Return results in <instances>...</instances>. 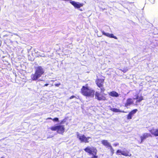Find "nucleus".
<instances>
[{"label": "nucleus", "instance_id": "c85d7f7f", "mask_svg": "<svg viewBox=\"0 0 158 158\" xmlns=\"http://www.w3.org/2000/svg\"><path fill=\"white\" fill-rule=\"evenodd\" d=\"M127 70H125V69H124L123 70V72H125L127 71H126Z\"/></svg>", "mask_w": 158, "mask_h": 158}, {"label": "nucleus", "instance_id": "20e7f679", "mask_svg": "<svg viewBox=\"0 0 158 158\" xmlns=\"http://www.w3.org/2000/svg\"><path fill=\"white\" fill-rule=\"evenodd\" d=\"M43 70H36L35 73L31 75V79L33 81L37 80L44 73Z\"/></svg>", "mask_w": 158, "mask_h": 158}, {"label": "nucleus", "instance_id": "a878e982", "mask_svg": "<svg viewBox=\"0 0 158 158\" xmlns=\"http://www.w3.org/2000/svg\"><path fill=\"white\" fill-rule=\"evenodd\" d=\"M37 69H42V68L41 67V66H38L37 68Z\"/></svg>", "mask_w": 158, "mask_h": 158}, {"label": "nucleus", "instance_id": "6e6552de", "mask_svg": "<svg viewBox=\"0 0 158 158\" xmlns=\"http://www.w3.org/2000/svg\"><path fill=\"white\" fill-rule=\"evenodd\" d=\"M105 96V94H101L98 92H96L95 94V97L96 98L100 101H105L106 100V98Z\"/></svg>", "mask_w": 158, "mask_h": 158}, {"label": "nucleus", "instance_id": "2f4dec72", "mask_svg": "<svg viewBox=\"0 0 158 158\" xmlns=\"http://www.w3.org/2000/svg\"><path fill=\"white\" fill-rule=\"evenodd\" d=\"M3 158V157H1V158Z\"/></svg>", "mask_w": 158, "mask_h": 158}, {"label": "nucleus", "instance_id": "dca6fc26", "mask_svg": "<svg viewBox=\"0 0 158 158\" xmlns=\"http://www.w3.org/2000/svg\"><path fill=\"white\" fill-rule=\"evenodd\" d=\"M109 94L110 96L113 97H117L119 96V94L117 92L114 91L110 92Z\"/></svg>", "mask_w": 158, "mask_h": 158}, {"label": "nucleus", "instance_id": "ddd939ff", "mask_svg": "<svg viewBox=\"0 0 158 158\" xmlns=\"http://www.w3.org/2000/svg\"><path fill=\"white\" fill-rule=\"evenodd\" d=\"M133 104V99L130 98H128L126 102L125 105V106L128 108L131 105H132Z\"/></svg>", "mask_w": 158, "mask_h": 158}, {"label": "nucleus", "instance_id": "c756f323", "mask_svg": "<svg viewBox=\"0 0 158 158\" xmlns=\"http://www.w3.org/2000/svg\"><path fill=\"white\" fill-rule=\"evenodd\" d=\"M51 81H52V82H53V81H54V80H51Z\"/></svg>", "mask_w": 158, "mask_h": 158}, {"label": "nucleus", "instance_id": "f3484780", "mask_svg": "<svg viewBox=\"0 0 158 158\" xmlns=\"http://www.w3.org/2000/svg\"><path fill=\"white\" fill-rule=\"evenodd\" d=\"M122 155L125 156H131V154L127 151H123Z\"/></svg>", "mask_w": 158, "mask_h": 158}, {"label": "nucleus", "instance_id": "7c9ffc66", "mask_svg": "<svg viewBox=\"0 0 158 158\" xmlns=\"http://www.w3.org/2000/svg\"><path fill=\"white\" fill-rule=\"evenodd\" d=\"M38 81H42V80L40 79V80H38Z\"/></svg>", "mask_w": 158, "mask_h": 158}, {"label": "nucleus", "instance_id": "f257e3e1", "mask_svg": "<svg viewBox=\"0 0 158 158\" xmlns=\"http://www.w3.org/2000/svg\"><path fill=\"white\" fill-rule=\"evenodd\" d=\"M81 93L85 96L92 97L94 96V91L88 87L83 86L81 89Z\"/></svg>", "mask_w": 158, "mask_h": 158}, {"label": "nucleus", "instance_id": "bb28decb", "mask_svg": "<svg viewBox=\"0 0 158 158\" xmlns=\"http://www.w3.org/2000/svg\"><path fill=\"white\" fill-rule=\"evenodd\" d=\"M75 97L74 96H72L71 97H70V99H72L73 98H74Z\"/></svg>", "mask_w": 158, "mask_h": 158}, {"label": "nucleus", "instance_id": "a211bd4d", "mask_svg": "<svg viewBox=\"0 0 158 158\" xmlns=\"http://www.w3.org/2000/svg\"><path fill=\"white\" fill-rule=\"evenodd\" d=\"M111 110L114 112H121L123 113H126L124 111H120L119 109H116V108H111Z\"/></svg>", "mask_w": 158, "mask_h": 158}, {"label": "nucleus", "instance_id": "b1692460", "mask_svg": "<svg viewBox=\"0 0 158 158\" xmlns=\"http://www.w3.org/2000/svg\"><path fill=\"white\" fill-rule=\"evenodd\" d=\"M135 97L134 98H133V99H137V100L138 99V96H135Z\"/></svg>", "mask_w": 158, "mask_h": 158}, {"label": "nucleus", "instance_id": "aec40b11", "mask_svg": "<svg viewBox=\"0 0 158 158\" xmlns=\"http://www.w3.org/2000/svg\"><path fill=\"white\" fill-rule=\"evenodd\" d=\"M47 119H52L54 122H58L59 118H54L52 119L51 118H48Z\"/></svg>", "mask_w": 158, "mask_h": 158}, {"label": "nucleus", "instance_id": "7ed1b4c3", "mask_svg": "<svg viewBox=\"0 0 158 158\" xmlns=\"http://www.w3.org/2000/svg\"><path fill=\"white\" fill-rule=\"evenodd\" d=\"M84 150L89 153V155H92V157L89 158H97V156H96L97 150L94 147H88L84 149Z\"/></svg>", "mask_w": 158, "mask_h": 158}, {"label": "nucleus", "instance_id": "9d476101", "mask_svg": "<svg viewBox=\"0 0 158 158\" xmlns=\"http://www.w3.org/2000/svg\"><path fill=\"white\" fill-rule=\"evenodd\" d=\"M152 137L150 133H145L143 134V135L140 136V138L141 139V142L140 143L142 142L145 139L147 138Z\"/></svg>", "mask_w": 158, "mask_h": 158}, {"label": "nucleus", "instance_id": "2eb2a0df", "mask_svg": "<svg viewBox=\"0 0 158 158\" xmlns=\"http://www.w3.org/2000/svg\"><path fill=\"white\" fill-rule=\"evenodd\" d=\"M101 143L106 148H109L111 146L110 143L107 140H102Z\"/></svg>", "mask_w": 158, "mask_h": 158}, {"label": "nucleus", "instance_id": "412c9836", "mask_svg": "<svg viewBox=\"0 0 158 158\" xmlns=\"http://www.w3.org/2000/svg\"><path fill=\"white\" fill-rule=\"evenodd\" d=\"M122 152H123V151H121L119 150H118L117 151L116 154L117 155H121V154L122 155Z\"/></svg>", "mask_w": 158, "mask_h": 158}, {"label": "nucleus", "instance_id": "1a4fd4ad", "mask_svg": "<svg viewBox=\"0 0 158 158\" xmlns=\"http://www.w3.org/2000/svg\"><path fill=\"white\" fill-rule=\"evenodd\" d=\"M70 3L73 5L75 8L79 9L83 6L84 4L83 3H80L79 2H76L74 1H70Z\"/></svg>", "mask_w": 158, "mask_h": 158}, {"label": "nucleus", "instance_id": "cd10ccee", "mask_svg": "<svg viewBox=\"0 0 158 158\" xmlns=\"http://www.w3.org/2000/svg\"><path fill=\"white\" fill-rule=\"evenodd\" d=\"M48 84H45V85H44V86H48Z\"/></svg>", "mask_w": 158, "mask_h": 158}, {"label": "nucleus", "instance_id": "4468645a", "mask_svg": "<svg viewBox=\"0 0 158 158\" xmlns=\"http://www.w3.org/2000/svg\"><path fill=\"white\" fill-rule=\"evenodd\" d=\"M149 131L152 135L156 136H158V128L156 129L154 128L149 130Z\"/></svg>", "mask_w": 158, "mask_h": 158}, {"label": "nucleus", "instance_id": "5701e85b", "mask_svg": "<svg viewBox=\"0 0 158 158\" xmlns=\"http://www.w3.org/2000/svg\"><path fill=\"white\" fill-rule=\"evenodd\" d=\"M118 144H119L118 143H114L113 144V145L114 146L116 147V146H117V145H118Z\"/></svg>", "mask_w": 158, "mask_h": 158}, {"label": "nucleus", "instance_id": "39448f33", "mask_svg": "<svg viewBox=\"0 0 158 158\" xmlns=\"http://www.w3.org/2000/svg\"><path fill=\"white\" fill-rule=\"evenodd\" d=\"M43 70H36L35 73L31 75V79L33 81L37 80L44 73Z\"/></svg>", "mask_w": 158, "mask_h": 158}, {"label": "nucleus", "instance_id": "f8f14e48", "mask_svg": "<svg viewBox=\"0 0 158 158\" xmlns=\"http://www.w3.org/2000/svg\"><path fill=\"white\" fill-rule=\"evenodd\" d=\"M102 34L110 38H113L117 40L118 38L117 37L115 36H114L113 34H109L108 33H106L104 31H103L102 32Z\"/></svg>", "mask_w": 158, "mask_h": 158}, {"label": "nucleus", "instance_id": "393cba45", "mask_svg": "<svg viewBox=\"0 0 158 158\" xmlns=\"http://www.w3.org/2000/svg\"><path fill=\"white\" fill-rule=\"evenodd\" d=\"M60 85V83L55 84V85L56 86H59Z\"/></svg>", "mask_w": 158, "mask_h": 158}, {"label": "nucleus", "instance_id": "f03ea898", "mask_svg": "<svg viewBox=\"0 0 158 158\" xmlns=\"http://www.w3.org/2000/svg\"><path fill=\"white\" fill-rule=\"evenodd\" d=\"M62 122L60 123V124L52 126L50 129L52 131H57V132L61 134H63L65 131L64 126L61 125Z\"/></svg>", "mask_w": 158, "mask_h": 158}, {"label": "nucleus", "instance_id": "6ab92c4d", "mask_svg": "<svg viewBox=\"0 0 158 158\" xmlns=\"http://www.w3.org/2000/svg\"><path fill=\"white\" fill-rule=\"evenodd\" d=\"M143 99V97L142 96H140V97H139L138 99L136 100V104L135 105H137V103L138 102H140Z\"/></svg>", "mask_w": 158, "mask_h": 158}, {"label": "nucleus", "instance_id": "9b49d317", "mask_svg": "<svg viewBox=\"0 0 158 158\" xmlns=\"http://www.w3.org/2000/svg\"><path fill=\"white\" fill-rule=\"evenodd\" d=\"M137 111V109H135L131 111L127 115V119H131L132 117L136 113Z\"/></svg>", "mask_w": 158, "mask_h": 158}, {"label": "nucleus", "instance_id": "0eeeda50", "mask_svg": "<svg viewBox=\"0 0 158 158\" xmlns=\"http://www.w3.org/2000/svg\"><path fill=\"white\" fill-rule=\"evenodd\" d=\"M104 81V79H98L96 81V82L98 86L101 89V93H103L105 90V89L103 86V84Z\"/></svg>", "mask_w": 158, "mask_h": 158}, {"label": "nucleus", "instance_id": "4be33fe9", "mask_svg": "<svg viewBox=\"0 0 158 158\" xmlns=\"http://www.w3.org/2000/svg\"><path fill=\"white\" fill-rule=\"evenodd\" d=\"M109 148H110V150L112 153V155H113L114 153V150L113 148L111 146Z\"/></svg>", "mask_w": 158, "mask_h": 158}, {"label": "nucleus", "instance_id": "423d86ee", "mask_svg": "<svg viewBox=\"0 0 158 158\" xmlns=\"http://www.w3.org/2000/svg\"><path fill=\"white\" fill-rule=\"evenodd\" d=\"M77 138L81 142L88 143L89 139H91L90 137H86L84 135L78 133H77Z\"/></svg>", "mask_w": 158, "mask_h": 158}]
</instances>
